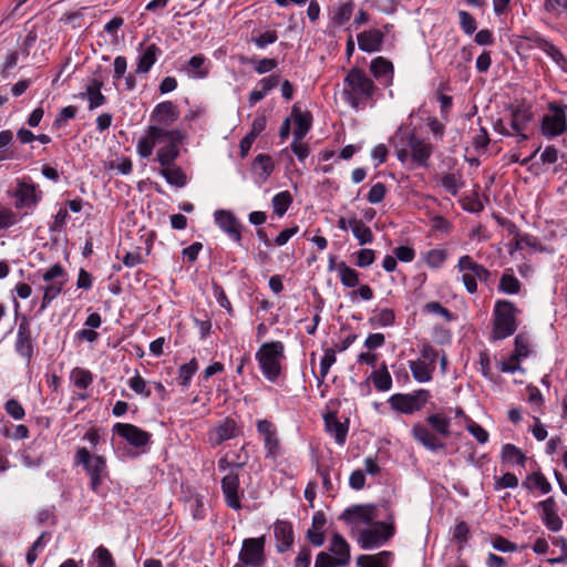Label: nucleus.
Wrapping results in <instances>:
<instances>
[{
  "instance_id": "obj_54",
  "label": "nucleus",
  "mask_w": 567,
  "mask_h": 567,
  "mask_svg": "<svg viewBox=\"0 0 567 567\" xmlns=\"http://www.w3.org/2000/svg\"><path fill=\"white\" fill-rule=\"evenodd\" d=\"M4 410L16 421H20L25 416L24 408L16 399L8 400L4 404Z\"/></svg>"
},
{
  "instance_id": "obj_45",
  "label": "nucleus",
  "mask_w": 567,
  "mask_h": 567,
  "mask_svg": "<svg viewBox=\"0 0 567 567\" xmlns=\"http://www.w3.org/2000/svg\"><path fill=\"white\" fill-rule=\"evenodd\" d=\"M373 384L378 391H389L392 386V378L389 373L386 365H382L379 370L374 371L371 375Z\"/></svg>"
},
{
  "instance_id": "obj_28",
  "label": "nucleus",
  "mask_w": 567,
  "mask_h": 567,
  "mask_svg": "<svg viewBox=\"0 0 567 567\" xmlns=\"http://www.w3.org/2000/svg\"><path fill=\"white\" fill-rule=\"evenodd\" d=\"M329 550L337 560V566H347L350 561V546L340 534H333L330 540Z\"/></svg>"
},
{
  "instance_id": "obj_42",
  "label": "nucleus",
  "mask_w": 567,
  "mask_h": 567,
  "mask_svg": "<svg viewBox=\"0 0 567 567\" xmlns=\"http://www.w3.org/2000/svg\"><path fill=\"white\" fill-rule=\"evenodd\" d=\"M520 281L514 276L512 270H505L499 279V291L507 295H517L520 291Z\"/></svg>"
},
{
  "instance_id": "obj_47",
  "label": "nucleus",
  "mask_w": 567,
  "mask_h": 567,
  "mask_svg": "<svg viewBox=\"0 0 567 567\" xmlns=\"http://www.w3.org/2000/svg\"><path fill=\"white\" fill-rule=\"evenodd\" d=\"M205 56L197 54L188 60L187 72L196 79H204L208 74V70L204 68Z\"/></svg>"
},
{
  "instance_id": "obj_2",
  "label": "nucleus",
  "mask_w": 567,
  "mask_h": 567,
  "mask_svg": "<svg viewBox=\"0 0 567 567\" xmlns=\"http://www.w3.org/2000/svg\"><path fill=\"white\" fill-rule=\"evenodd\" d=\"M374 92L373 81L361 69H351L343 80L342 99L352 109H364Z\"/></svg>"
},
{
  "instance_id": "obj_21",
  "label": "nucleus",
  "mask_w": 567,
  "mask_h": 567,
  "mask_svg": "<svg viewBox=\"0 0 567 567\" xmlns=\"http://www.w3.org/2000/svg\"><path fill=\"white\" fill-rule=\"evenodd\" d=\"M216 225L228 235L230 239L239 244L241 241L240 224L230 210L218 209L214 213Z\"/></svg>"
},
{
  "instance_id": "obj_61",
  "label": "nucleus",
  "mask_w": 567,
  "mask_h": 567,
  "mask_svg": "<svg viewBox=\"0 0 567 567\" xmlns=\"http://www.w3.org/2000/svg\"><path fill=\"white\" fill-rule=\"evenodd\" d=\"M277 40L278 34L276 31H266L251 39L258 49H265L267 45L275 43Z\"/></svg>"
},
{
  "instance_id": "obj_22",
  "label": "nucleus",
  "mask_w": 567,
  "mask_h": 567,
  "mask_svg": "<svg viewBox=\"0 0 567 567\" xmlns=\"http://www.w3.org/2000/svg\"><path fill=\"white\" fill-rule=\"evenodd\" d=\"M239 434V427L234 419L226 417L221 420L208 433V440L212 446H218L223 442L231 440Z\"/></svg>"
},
{
  "instance_id": "obj_20",
  "label": "nucleus",
  "mask_w": 567,
  "mask_h": 567,
  "mask_svg": "<svg viewBox=\"0 0 567 567\" xmlns=\"http://www.w3.org/2000/svg\"><path fill=\"white\" fill-rule=\"evenodd\" d=\"M14 348L17 353L28 362L31 360L34 347L31 338L30 321L25 316L21 318L19 323Z\"/></svg>"
},
{
  "instance_id": "obj_62",
  "label": "nucleus",
  "mask_w": 567,
  "mask_h": 567,
  "mask_svg": "<svg viewBox=\"0 0 567 567\" xmlns=\"http://www.w3.org/2000/svg\"><path fill=\"white\" fill-rule=\"evenodd\" d=\"M375 255L374 250L369 248H363L357 252V262L355 265L360 268H367L374 262Z\"/></svg>"
},
{
  "instance_id": "obj_38",
  "label": "nucleus",
  "mask_w": 567,
  "mask_h": 567,
  "mask_svg": "<svg viewBox=\"0 0 567 567\" xmlns=\"http://www.w3.org/2000/svg\"><path fill=\"white\" fill-rule=\"evenodd\" d=\"M293 140L302 141L311 127L310 114L293 110Z\"/></svg>"
},
{
  "instance_id": "obj_40",
  "label": "nucleus",
  "mask_w": 567,
  "mask_h": 567,
  "mask_svg": "<svg viewBox=\"0 0 567 567\" xmlns=\"http://www.w3.org/2000/svg\"><path fill=\"white\" fill-rule=\"evenodd\" d=\"M337 272L341 284L347 288H354L359 285V272L349 267L344 261L337 265Z\"/></svg>"
},
{
  "instance_id": "obj_26",
  "label": "nucleus",
  "mask_w": 567,
  "mask_h": 567,
  "mask_svg": "<svg viewBox=\"0 0 567 567\" xmlns=\"http://www.w3.org/2000/svg\"><path fill=\"white\" fill-rule=\"evenodd\" d=\"M384 32L379 29H370L358 34V45L363 52H378L382 48Z\"/></svg>"
},
{
  "instance_id": "obj_7",
  "label": "nucleus",
  "mask_w": 567,
  "mask_h": 567,
  "mask_svg": "<svg viewBox=\"0 0 567 567\" xmlns=\"http://www.w3.org/2000/svg\"><path fill=\"white\" fill-rule=\"evenodd\" d=\"M517 311V308L509 300L496 301L494 307V339H505L516 331L517 324L515 321V315Z\"/></svg>"
},
{
  "instance_id": "obj_34",
  "label": "nucleus",
  "mask_w": 567,
  "mask_h": 567,
  "mask_svg": "<svg viewBox=\"0 0 567 567\" xmlns=\"http://www.w3.org/2000/svg\"><path fill=\"white\" fill-rule=\"evenodd\" d=\"M17 206L31 207L39 202L37 188L34 185L22 183L17 189Z\"/></svg>"
},
{
  "instance_id": "obj_56",
  "label": "nucleus",
  "mask_w": 567,
  "mask_h": 567,
  "mask_svg": "<svg viewBox=\"0 0 567 567\" xmlns=\"http://www.w3.org/2000/svg\"><path fill=\"white\" fill-rule=\"evenodd\" d=\"M528 342L527 339L522 334L516 336L515 338V350L511 355V361H519L520 358H526L528 355Z\"/></svg>"
},
{
  "instance_id": "obj_58",
  "label": "nucleus",
  "mask_w": 567,
  "mask_h": 567,
  "mask_svg": "<svg viewBox=\"0 0 567 567\" xmlns=\"http://www.w3.org/2000/svg\"><path fill=\"white\" fill-rule=\"evenodd\" d=\"M44 538H45V534L40 535L37 538V540L32 544V546L29 548L27 556H25L28 565L31 566L37 560L39 551H41L44 548V546H45Z\"/></svg>"
},
{
  "instance_id": "obj_9",
  "label": "nucleus",
  "mask_w": 567,
  "mask_h": 567,
  "mask_svg": "<svg viewBox=\"0 0 567 567\" xmlns=\"http://www.w3.org/2000/svg\"><path fill=\"white\" fill-rule=\"evenodd\" d=\"M389 523H374L359 530L358 543L362 549L369 550L383 545L394 534L393 515L388 517Z\"/></svg>"
},
{
  "instance_id": "obj_52",
  "label": "nucleus",
  "mask_w": 567,
  "mask_h": 567,
  "mask_svg": "<svg viewBox=\"0 0 567 567\" xmlns=\"http://www.w3.org/2000/svg\"><path fill=\"white\" fill-rule=\"evenodd\" d=\"M551 544L559 549L557 557L548 558L547 563L550 565L567 563V538L563 536L551 537Z\"/></svg>"
},
{
  "instance_id": "obj_32",
  "label": "nucleus",
  "mask_w": 567,
  "mask_h": 567,
  "mask_svg": "<svg viewBox=\"0 0 567 567\" xmlns=\"http://www.w3.org/2000/svg\"><path fill=\"white\" fill-rule=\"evenodd\" d=\"M522 486L528 492L538 489L542 494H548L551 491V484L539 471L528 474L523 481Z\"/></svg>"
},
{
  "instance_id": "obj_53",
  "label": "nucleus",
  "mask_w": 567,
  "mask_h": 567,
  "mask_svg": "<svg viewBox=\"0 0 567 567\" xmlns=\"http://www.w3.org/2000/svg\"><path fill=\"white\" fill-rule=\"evenodd\" d=\"M127 384L136 394L144 398H148L151 395V391L147 389L145 380L137 372L127 381Z\"/></svg>"
},
{
  "instance_id": "obj_10",
  "label": "nucleus",
  "mask_w": 567,
  "mask_h": 567,
  "mask_svg": "<svg viewBox=\"0 0 567 567\" xmlns=\"http://www.w3.org/2000/svg\"><path fill=\"white\" fill-rule=\"evenodd\" d=\"M456 268L462 274L466 291L471 295L477 291V280L487 281L491 275L486 267L476 262L470 255L460 257Z\"/></svg>"
},
{
  "instance_id": "obj_39",
  "label": "nucleus",
  "mask_w": 567,
  "mask_h": 567,
  "mask_svg": "<svg viewBox=\"0 0 567 567\" xmlns=\"http://www.w3.org/2000/svg\"><path fill=\"white\" fill-rule=\"evenodd\" d=\"M533 42L535 47H537L538 49L544 51L548 56H550L555 63H557L558 65L565 64L566 59L564 54L551 42L542 37H535L533 39Z\"/></svg>"
},
{
  "instance_id": "obj_12",
  "label": "nucleus",
  "mask_w": 567,
  "mask_h": 567,
  "mask_svg": "<svg viewBox=\"0 0 567 567\" xmlns=\"http://www.w3.org/2000/svg\"><path fill=\"white\" fill-rule=\"evenodd\" d=\"M395 138H400L401 142H406V146L410 148V158L414 163L420 166L427 165V161L432 155V146L430 143L416 137L414 133L409 132L403 126H400L395 132Z\"/></svg>"
},
{
  "instance_id": "obj_64",
  "label": "nucleus",
  "mask_w": 567,
  "mask_h": 567,
  "mask_svg": "<svg viewBox=\"0 0 567 567\" xmlns=\"http://www.w3.org/2000/svg\"><path fill=\"white\" fill-rule=\"evenodd\" d=\"M467 431L481 443L484 444L488 441V432L474 421H468Z\"/></svg>"
},
{
  "instance_id": "obj_11",
  "label": "nucleus",
  "mask_w": 567,
  "mask_h": 567,
  "mask_svg": "<svg viewBox=\"0 0 567 567\" xmlns=\"http://www.w3.org/2000/svg\"><path fill=\"white\" fill-rule=\"evenodd\" d=\"M430 392L420 389L412 393H395L388 400L390 406L403 414H413L423 409L430 399Z\"/></svg>"
},
{
  "instance_id": "obj_19",
  "label": "nucleus",
  "mask_w": 567,
  "mask_h": 567,
  "mask_svg": "<svg viewBox=\"0 0 567 567\" xmlns=\"http://www.w3.org/2000/svg\"><path fill=\"white\" fill-rule=\"evenodd\" d=\"M257 432L262 436L266 457L275 458L279 454L280 442L276 425L268 420L257 421Z\"/></svg>"
},
{
  "instance_id": "obj_48",
  "label": "nucleus",
  "mask_w": 567,
  "mask_h": 567,
  "mask_svg": "<svg viewBox=\"0 0 567 567\" xmlns=\"http://www.w3.org/2000/svg\"><path fill=\"white\" fill-rule=\"evenodd\" d=\"M442 187L451 195H456L463 187V182L460 174L449 173L440 177Z\"/></svg>"
},
{
  "instance_id": "obj_33",
  "label": "nucleus",
  "mask_w": 567,
  "mask_h": 567,
  "mask_svg": "<svg viewBox=\"0 0 567 567\" xmlns=\"http://www.w3.org/2000/svg\"><path fill=\"white\" fill-rule=\"evenodd\" d=\"M102 85L100 80L93 79L82 94L87 100L90 110L97 109L105 103L106 99L101 92Z\"/></svg>"
},
{
  "instance_id": "obj_18",
  "label": "nucleus",
  "mask_w": 567,
  "mask_h": 567,
  "mask_svg": "<svg viewBox=\"0 0 567 567\" xmlns=\"http://www.w3.org/2000/svg\"><path fill=\"white\" fill-rule=\"evenodd\" d=\"M375 508L370 505H355L353 507L347 508L341 518L353 528L360 529L362 526L372 525L375 519Z\"/></svg>"
},
{
  "instance_id": "obj_23",
  "label": "nucleus",
  "mask_w": 567,
  "mask_h": 567,
  "mask_svg": "<svg viewBox=\"0 0 567 567\" xmlns=\"http://www.w3.org/2000/svg\"><path fill=\"white\" fill-rule=\"evenodd\" d=\"M114 431L135 447H143L151 441V434L148 432L133 424L116 423Z\"/></svg>"
},
{
  "instance_id": "obj_17",
  "label": "nucleus",
  "mask_w": 567,
  "mask_h": 567,
  "mask_svg": "<svg viewBox=\"0 0 567 567\" xmlns=\"http://www.w3.org/2000/svg\"><path fill=\"white\" fill-rule=\"evenodd\" d=\"M539 517L544 526L553 533H558L563 529L564 522L558 515V505L554 497H548L536 505Z\"/></svg>"
},
{
  "instance_id": "obj_5",
  "label": "nucleus",
  "mask_w": 567,
  "mask_h": 567,
  "mask_svg": "<svg viewBox=\"0 0 567 567\" xmlns=\"http://www.w3.org/2000/svg\"><path fill=\"white\" fill-rule=\"evenodd\" d=\"M285 358V346L281 341H271L261 344L256 352V360L264 377L275 382L281 372V360Z\"/></svg>"
},
{
  "instance_id": "obj_49",
  "label": "nucleus",
  "mask_w": 567,
  "mask_h": 567,
  "mask_svg": "<svg viewBox=\"0 0 567 567\" xmlns=\"http://www.w3.org/2000/svg\"><path fill=\"white\" fill-rule=\"evenodd\" d=\"M64 280L47 282L43 287L42 309H45L53 299H55L63 289Z\"/></svg>"
},
{
  "instance_id": "obj_6",
  "label": "nucleus",
  "mask_w": 567,
  "mask_h": 567,
  "mask_svg": "<svg viewBox=\"0 0 567 567\" xmlns=\"http://www.w3.org/2000/svg\"><path fill=\"white\" fill-rule=\"evenodd\" d=\"M74 462L82 465L90 477V486L93 492L97 493L100 486L107 476L106 460L102 455H93L86 447L78 449Z\"/></svg>"
},
{
  "instance_id": "obj_57",
  "label": "nucleus",
  "mask_w": 567,
  "mask_h": 567,
  "mask_svg": "<svg viewBox=\"0 0 567 567\" xmlns=\"http://www.w3.org/2000/svg\"><path fill=\"white\" fill-rule=\"evenodd\" d=\"M336 362V351L333 349H327L324 351L323 357L320 360V379L323 380L328 373L330 368Z\"/></svg>"
},
{
  "instance_id": "obj_25",
  "label": "nucleus",
  "mask_w": 567,
  "mask_h": 567,
  "mask_svg": "<svg viewBox=\"0 0 567 567\" xmlns=\"http://www.w3.org/2000/svg\"><path fill=\"white\" fill-rule=\"evenodd\" d=\"M530 120L532 115L527 110L523 107L513 109L508 120V126L512 134H514V136H518L520 141L527 140L525 131Z\"/></svg>"
},
{
  "instance_id": "obj_24",
  "label": "nucleus",
  "mask_w": 567,
  "mask_h": 567,
  "mask_svg": "<svg viewBox=\"0 0 567 567\" xmlns=\"http://www.w3.org/2000/svg\"><path fill=\"white\" fill-rule=\"evenodd\" d=\"M274 535L276 539L277 550L280 553L286 551L293 544V528L291 523L287 520H277L274 524Z\"/></svg>"
},
{
  "instance_id": "obj_55",
  "label": "nucleus",
  "mask_w": 567,
  "mask_h": 567,
  "mask_svg": "<svg viewBox=\"0 0 567 567\" xmlns=\"http://www.w3.org/2000/svg\"><path fill=\"white\" fill-rule=\"evenodd\" d=\"M423 311L425 313H430V315H435V316H440V317H443L446 321H451L453 319V316L452 313L450 312L449 309L444 308L440 302L437 301H431V302H427L424 308H423Z\"/></svg>"
},
{
  "instance_id": "obj_3",
  "label": "nucleus",
  "mask_w": 567,
  "mask_h": 567,
  "mask_svg": "<svg viewBox=\"0 0 567 567\" xmlns=\"http://www.w3.org/2000/svg\"><path fill=\"white\" fill-rule=\"evenodd\" d=\"M426 423L434 433L423 424L415 423L411 431L413 439L431 452L443 450L445 445L439 440V436L446 439L451 435V419L442 413H434L426 417Z\"/></svg>"
},
{
  "instance_id": "obj_63",
  "label": "nucleus",
  "mask_w": 567,
  "mask_h": 567,
  "mask_svg": "<svg viewBox=\"0 0 567 567\" xmlns=\"http://www.w3.org/2000/svg\"><path fill=\"white\" fill-rule=\"evenodd\" d=\"M460 25L466 34H473L476 30L475 19L466 11L458 12Z\"/></svg>"
},
{
  "instance_id": "obj_15",
  "label": "nucleus",
  "mask_w": 567,
  "mask_h": 567,
  "mask_svg": "<svg viewBox=\"0 0 567 567\" xmlns=\"http://www.w3.org/2000/svg\"><path fill=\"white\" fill-rule=\"evenodd\" d=\"M264 549L265 536L247 538L243 542L239 559L245 565L260 567L266 560Z\"/></svg>"
},
{
  "instance_id": "obj_31",
  "label": "nucleus",
  "mask_w": 567,
  "mask_h": 567,
  "mask_svg": "<svg viewBox=\"0 0 567 567\" xmlns=\"http://www.w3.org/2000/svg\"><path fill=\"white\" fill-rule=\"evenodd\" d=\"M324 425L327 432L334 437L338 444H343L346 442L348 426L340 422L334 413H328L324 416Z\"/></svg>"
},
{
  "instance_id": "obj_1",
  "label": "nucleus",
  "mask_w": 567,
  "mask_h": 567,
  "mask_svg": "<svg viewBox=\"0 0 567 567\" xmlns=\"http://www.w3.org/2000/svg\"><path fill=\"white\" fill-rule=\"evenodd\" d=\"M179 117L177 105L171 101H164L155 105L151 115V124L145 128L136 143V153L143 158H150L156 146L181 145L186 133L181 128L168 130Z\"/></svg>"
},
{
  "instance_id": "obj_60",
  "label": "nucleus",
  "mask_w": 567,
  "mask_h": 567,
  "mask_svg": "<svg viewBox=\"0 0 567 567\" xmlns=\"http://www.w3.org/2000/svg\"><path fill=\"white\" fill-rule=\"evenodd\" d=\"M385 193V185L382 183H377L370 188L367 195V199L370 204H379L384 199Z\"/></svg>"
},
{
  "instance_id": "obj_4",
  "label": "nucleus",
  "mask_w": 567,
  "mask_h": 567,
  "mask_svg": "<svg viewBox=\"0 0 567 567\" xmlns=\"http://www.w3.org/2000/svg\"><path fill=\"white\" fill-rule=\"evenodd\" d=\"M178 156L179 145H162L157 148L154 161L159 165L158 175L171 186L182 188L187 184V176L183 168L175 164Z\"/></svg>"
},
{
  "instance_id": "obj_35",
  "label": "nucleus",
  "mask_w": 567,
  "mask_h": 567,
  "mask_svg": "<svg viewBox=\"0 0 567 567\" xmlns=\"http://www.w3.org/2000/svg\"><path fill=\"white\" fill-rule=\"evenodd\" d=\"M501 457L504 463L509 465L525 466L527 457L523 451L514 444L507 443L503 445Z\"/></svg>"
},
{
  "instance_id": "obj_50",
  "label": "nucleus",
  "mask_w": 567,
  "mask_h": 567,
  "mask_svg": "<svg viewBox=\"0 0 567 567\" xmlns=\"http://www.w3.org/2000/svg\"><path fill=\"white\" fill-rule=\"evenodd\" d=\"M446 258L447 251L441 248L431 249L424 255L425 264L433 269L441 268L445 262Z\"/></svg>"
},
{
  "instance_id": "obj_36",
  "label": "nucleus",
  "mask_w": 567,
  "mask_h": 567,
  "mask_svg": "<svg viewBox=\"0 0 567 567\" xmlns=\"http://www.w3.org/2000/svg\"><path fill=\"white\" fill-rule=\"evenodd\" d=\"M392 559L390 551H380L375 555H361L357 558V565L360 567H389Z\"/></svg>"
},
{
  "instance_id": "obj_13",
  "label": "nucleus",
  "mask_w": 567,
  "mask_h": 567,
  "mask_svg": "<svg viewBox=\"0 0 567 567\" xmlns=\"http://www.w3.org/2000/svg\"><path fill=\"white\" fill-rule=\"evenodd\" d=\"M502 225L506 229L507 234L513 236L512 243L507 245L508 254L511 256H513L516 251L522 250L523 244H527L529 248L539 252H554L553 249L542 245L540 241L535 236L527 233H522L514 223L509 220H504L502 221Z\"/></svg>"
},
{
  "instance_id": "obj_27",
  "label": "nucleus",
  "mask_w": 567,
  "mask_h": 567,
  "mask_svg": "<svg viewBox=\"0 0 567 567\" xmlns=\"http://www.w3.org/2000/svg\"><path fill=\"white\" fill-rule=\"evenodd\" d=\"M162 54V50L154 43L145 48L140 45V55L137 58L136 73H148L156 63L157 58Z\"/></svg>"
},
{
  "instance_id": "obj_59",
  "label": "nucleus",
  "mask_w": 567,
  "mask_h": 567,
  "mask_svg": "<svg viewBox=\"0 0 567 567\" xmlns=\"http://www.w3.org/2000/svg\"><path fill=\"white\" fill-rule=\"evenodd\" d=\"M99 567H114V559L107 548L100 546L94 551Z\"/></svg>"
},
{
  "instance_id": "obj_16",
  "label": "nucleus",
  "mask_w": 567,
  "mask_h": 567,
  "mask_svg": "<svg viewBox=\"0 0 567 567\" xmlns=\"http://www.w3.org/2000/svg\"><path fill=\"white\" fill-rule=\"evenodd\" d=\"M236 465L227 475L221 478V491L228 507L239 511L241 508L243 492L239 489V475Z\"/></svg>"
},
{
  "instance_id": "obj_46",
  "label": "nucleus",
  "mask_w": 567,
  "mask_h": 567,
  "mask_svg": "<svg viewBox=\"0 0 567 567\" xmlns=\"http://www.w3.org/2000/svg\"><path fill=\"white\" fill-rule=\"evenodd\" d=\"M71 380L75 388L86 390L93 382V375L86 369L74 368L71 372Z\"/></svg>"
},
{
  "instance_id": "obj_44",
  "label": "nucleus",
  "mask_w": 567,
  "mask_h": 567,
  "mask_svg": "<svg viewBox=\"0 0 567 567\" xmlns=\"http://www.w3.org/2000/svg\"><path fill=\"white\" fill-rule=\"evenodd\" d=\"M292 203V196L288 190L280 192L272 197L271 205L274 213L282 217Z\"/></svg>"
},
{
  "instance_id": "obj_29",
  "label": "nucleus",
  "mask_w": 567,
  "mask_h": 567,
  "mask_svg": "<svg viewBox=\"0 0 567 567\" xmlns=\"http://www.w3.org/2000/svg\"><path fill=\"white\" fill-rule=\"evenodd\" d=\"M251 171L257 183H265L274 172V162L271 157L266 154L257 155L252 162Z\"/></svg>"
},
{
  "instance_id": "obj_8",
  "label": "nucleus",
  "mask_w": 567,
  "mask_h": 567,
  "mask_svg": "<svg viewBox=\"0 0 567 567\" xmlns=\"http://www.w3.org/2000/svg\"><path fill=\"white\" fill-rule=\"evenodd\" d=\"M540 131L548 140L567 134V105L549 103L542 118Z\"/></svg>"
},
{
  "instance_id": "obj_43",
  "label": "nucleus",
  "mask_w": 567,
  "mask_h": 567,
  "mask_svg": "<svg viewBox=\"0 0 567 567\" xmlns=\"http://www.w3.org/2000/svg\"><path fill=\"white\" fill-rule=\"evenodd\" d=\"M395 321V313L390 308L377 309L370 317V323L373 327L385 328L393 326Z\"/></svg>"
},
{
  "instance_id": "obj_41",
  "label": "nucleus",
  "mask_w": 567,
  "mask_h": 567,
  "mask_svg": "<svg viewBox=\"0 0 567 567\" xmlns=\"http://www.w3.org/2000/svg\"><path fill=\"white\" fill-rule=\"evenodd\" d=\"M353 11L354 2L352 0L339 3L332 11V22L336 25L346 24L351 19Z\"/></svg>"
},
{
  "instance_id": "obj_37",
  "label": "nucleus",
  "mask_w": 567,
  "mask_h": 567,
  "mask_svg": "<svg viewBox=\"0 0 567 567\" xmlns=\"http://www.w3.org/2000/svg\"><path fill=\"white\" fill-rule=\"evenodd\" d=\"M349 226L360 245L371 244L373 241V234L361 219L352 217L349 219Z\"/></svg>"
},
{
  "instance_id": "obj_51",
  "label": "nucleus",
  "mask_w": 567,
  "mask_h": 567,
  "mask_svg": "<svg viewBox=\"0 0 567 567\" xmlns=\"http://www.w3.org/2000/svg\"><path fill=\"white\" fill-rule=\"evenodd\" d=\"M198 369L196 359H192L189 362L182 364L178 369V382L183 388L188 386L193 375Z\"/></svg>"
},
{
  "instance_id": "obj_30",
  "label": "nucleus",
  "mask_w": 567,
  "mask_h": 567,
  "mask_svg": "<svg viewBox=\"0 0 567 567\" xmlns=\"http://www.w3.org/2000/svg\"><path fill=\"white\" fill-rule=\"evenodd\" d=\"M370 70L373 76L389 85L393 80V65L390 61L385 60L383 56H377L371 61Z\"/></svg>"
},
{
  "instance_id": "obj_14",
  "label": "nucleus",
  "mask_w": 567,
  "mask_h": 567,
  "mask_svg": "<svg viewBox=\"0 0 567 567\" xmlns=\"http://www.w3.org/2000/svg\"><path fill=\"white\" fill-rule=\"evenodd\" d=\"M424 359H417L409 362L412 377L420 383H426L432 380V373L435 369L436 353L432 347L425 346L422 349Z\"/></svg>"
}]
</instances>
